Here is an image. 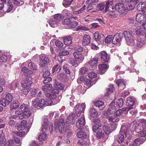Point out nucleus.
<instances>
[{"label": "nucleus", "mask_w": 146, "mask_h": 146, "mask_svg": "<svg viewBox=\"0 0 146 146\" xmlns=\"http://www.w3.org/2000/svg\"><path fill=\"white\" fill-rule=\"evenodd\" d=\"M135 31L136 34L139 35L137 46L138 47H141L146 44V31L140 26L135 29Z\"/></svg>", "instance_id": "nucleus-1"}, {"label": "nucleus", "mask_w": 146, "mask_h": 146, "mask_svg": "<svg viewBox=\"0 0 146 146\" xmlns=\"http://www.w3.org/2000/svg\"><path fill=\"white\" fill-rule=\"evenodd\" d=\"M68 126V124L67 122L64 123L63 119L60 118L58 122H55L54 128L56 132L62 133L66 131Z\"/></svg>", "instance_id": "nucleus-2"}, {"label": "nucleus", "mask_w": 146, "mask_h": 146, "mask_svg": "<svg viewBox=\"0 0 146 146\" xmlns=\"http://www.w3.org/2000/svg\"><path fill=\"white\" fill-rule=\"evenodd\" d=\"M13 96L12 94L10 93H8L6 94L5 98L0 101V105L5 107L11 102Z\"/></svg>", "instance_id": "nucleus-3"}, {"label": "nucleus", "mask_w": 146, "mask_h": 146, "mask_svg": "<svg viewBox=\"0 0 146 146\" xmlns=\"http://www.w3.org/2000/svg\"><path fill=\"white\" fill-rule=\"evenodd\" d=\"M123 35L122 33L116 34L112 37V43L117 46H120L121 44L120 41L123 37Z\"/></svg>", "instance_id": "nucleus-4"}, {"label": "nucleus", "mask_w": 146, "mask_h": 146, "mask_svg": "<svg viewBox=\"0 0 146 146\" xmlns=\"http://www.w3.org/2000/svg\"><path fill=\"white\" fill-rule=\"evenodd\" d=\"M124 35L125 39L128 45H129L133 42L134 38L131 32H130L128 31H125Z\"/></svg>", "instance_id": "nucleus-5"}, {"label": "nucleus", "mask_w": 146, "mask_h": 146, "mask_svg": "<svg viewBox=\"0 0 146 146\" xmlns=\"http://www.w3.org/2000/svg\"><path fill=\"white\" fill-rule=\"evenodd\" d=\"M105 7V9L104 10L105 13L108 10L110 12H114L115 11V8L113 5V2L110 0L106 1Z\"/></svg>", "instance_id": "nucleus-6"}, {"label": "nucleus", "mask_w": 146, "mask_h": 146, "mask_svg": "<svg viewBox=\"0 0 146 146\" xmlns=\"http://www.w3.org/2000/svg\"><path fill=\"white\" fill-rule=\"evenodd\" d=\"M130 133V131L129 128L125 125H123L121 126L119 133L124 135L125 137H127L128 139H129L131 138Z\"/></svg>", "instance_id": "nucleus-7"}, {"label": "nucleus", "mask_w": 146, "mask_h": 146, "mask_svg": "<svg viewBox=\"0 0 146 146\" xmlns=\"http://www.w3.org/2000/svg\"><path fill=\"white\" fill-rule=\"evenodd\" d=\"M32 79L31 76L28 75L26 77V80L23 81L21 83V85L23 88L28 87L32 83L31 80Z\"/></svg>", "instance_id": "nucleus-8"}, {"label": "nucleus", "mask_w": 146, "mask_h": 146, "mask_svg": "<svg viewBox=\"0 0 146 146\" xmlns=\"http://www.w3.org/2000/svg\"><path fill=\"white\" fill-rule=\"evenodd\" d=\"M85 107L86 105L84 103L81 105H78L76 106L75 111L77 117L80 116L81 113L84 112Z\"/></svg>", "instance_id": "nucleus-9"}, {"label": "nucleus", "mask_w": 146, "mask_h": 146, "mask_svg": "<svg viewBox=\"0 0 146 146\" xmlns=\"http://www.w3.org/2000/svg\"><path fill=\"white\" fill-rule=\"evenodd\" d=\"M51 93L47 92L45 94L46 97L48 98H51L53 100L55 99L56 97V94L58 93L59 92L56 89L52 88L51 91Z\"/></svg>", "instance_id": "nucleus-10"}, {"label": "nucleus", "mask_w": 146, "mask_h": 146, "mask_svg": "<svg viewBox=\"0 0 146 146\" xmlns=\"http://www.w3.org/2000/svg\"><path fill=\"white\" fill-rule=\"evenodd\" d=\"M39 65L40 67H43L49 62V59L47 57L43 55H41L40 57Z\"/></svg>", "instance_id": "nucleus-11"}, {"label": "nucleus", "mask_w": 146, "mask_h": 146, "mask_svg": "<svg viewBox=\"0 0 146 146\" xmlns=\"http://www.w3.org/2000/svg\"><path fill=\"white\" fill-rule=\"evenodd\" d=\"M115 9V10L118 11L120 13H123L124 11H128L130 10L129 9V7H126L125 6L121 5L120 4H119L118 5H116Z\"/></svg>", "instance_id": "nucleus-12"}, {"label": "nucleus", "mask_w": 146, "mask_h": 146, "mask_svg": "<svg viewBox=\"0 0 146 146\" xmlns=\"http://www.w3.org/2000/svg\"><path fill=\"white\" fill-rule=\"evenodd\" d=\"M137 10L141 11L146 15V2H141L138 4L137 8Z\"/></svg>", "instance_id": "nucleus-13"}, {"label": "nucleus", "mask_w": 146, "mask_h": 146, "mask_svg": "<svg viewBox=\"0 0 146 146\" xmlns=\"http://www.w3.org/2000/svg\"><path fill=\"white\" fill-rule=\"evenodd\" d=\"M85 124L84 117L83 116L80 117L76 123V127L78 128H83Z\"/></svg>", "instance_id": "nucleus-14"}, {"label": "nucleus", "mask_w": 146, "mask_h": 146, "mask_svg": "<svg viewBox=\"0 0 146 146\" xmlns=\"http://www.w3.org/2000/svg\"><path fill=\"white\" fill-rule=\"evenodd\" d=\"M136 20L138 22L143 23L146 21V17L142 14L139 13L136 16Z\"/></svg>", "instance_id": "nucleus-15"}, {"label": "nucleus", "mask_w": 146, "mask_h": 146, "mask_svg": "<svg viewBox=\"0 0 146 146\" xmlns=\"http://www.w3.org/2000/svg\"><path fill=\"white\" fill-rule=\"evenodd\" d=\"M76 131L77 133V136L78 138H86L87 135L85 132L83 131L82 128H78Z\"/></svg>", "instance_id": "nucleus-16"}, {"label": "nucleus", "mask_w": 146, "mask_h": 146, "mask_svg": "<svg viewBox=\"0 0 146 146\" xmlns=\"http://www.w3.org/2000/svg\"><path fill=\"white\" fill-rule=\"evenodd\" d=\"M73 55L75 59L79 63L82 62L84 59V57L82 56V54L80 52H75L73 53Z\"/></svg>", "instance_id": "nucleus-17"}, {"label": "nucleus", "mask_w": 146, "mask_h": 146, "mask_svg": "<svg viewBox=\"0 0 146 146\" xmlns=\"http://www.w3.org/2000/svg\"><path fill=\"white\" fill-rule=\"evenodd\" d=\"M116 110V108L115 105L111 104L107 111L106 115H110L114 114Z\"/></svg>", "instance_id": "nucleus-18"}, {"label": "nucleus", "mask_w": 146, "mask_h": 146, "mask_svg": "<svg viewBox=\"0 0 146 146\" xmlns=\"http://www.w3.org/2000/svg\"><path fill=\"white\" fill-rule=\"evenodd\" d=\"M145 138L139 137L136 139L134 141V143L129 146H139V144H142L145 140Z\"/></svg>", "instance_id": "nucleus-19"}, {"label": "nucleus", "mask_w": 146, "mask_h": 146, "mask_svg": "<svg viewBox=\"0 0 146 146\" xmlns=\"http://www.w3.org/2000/svg\"><path fill=\"white\" fill-rule=\"evenodd\" d=\"M57 77L58 79L62 82H66L68 80V78L67 76L63 73L58 74Z\"/></svg>", "instance_id": "nucleus-20"}, {"label": "nucleus", "mask_w": 146, "mask_h": 146, "mask_svg": "<svg viewBox=\"0 0 146 146\" xmlns=\"http://www.w3.org/2000/svg\"><path fill=\"white\" fill-rule=\"evenodd\" d=\"M98 58H94L90 60L88 63V66L91 68L95 67L98 63Z\"/></svg>", "instance_id": "nucleus-21"}, {"label": "nucleus", "mask_w": 146, "mask_h": 146, "mask_svg": "<svg viewBox=\"0 0 146 146\" xmlns=\"http://www.w3.org/2000/svg\"><path fill=\"white\" fill-rule=\"evenodd\" d=\"M116 83L120 90L124 89L126 85L124 80L122 79H119L116 81Z\"/></svg>", "instance_id": "nucleus-22"}, {"label": "nucleus", "mask_w": 146, "mask_h": 146, "mask_svg": "<svg viewBox=\"0 0 146 146\" xmlns=\"http://www.w3.org/2000/svg\"><path fill=\"white\" fill-rule=\"evenodd\" d=\"M108 66L106 64H103L99 65L98 66L99 73L101 74L104 73L106 69H108Z\"/></svg>", "instance_id": "nucleus-23"}, {"label": "nucleus", "mask_w": 146, "mask_h": 146, "mask_svg": "<svg viewBox=\"0 0 146 146\" xmlns=\"http://www.w3.org/2000/svg\"><path fill=\"white\" fill-rule=\"evenodd\" d=\"M90 37L89 35H84L83 37L82 44L83 45H87L90 42Z\"/></svg>", "instance_id": "nucleus-24"}, {"label": "nucleus", "mask_w": 146, "mask_h": 146, "mask_svg": "<svg viewBox=\"0 0 146 146\" xmlns=\"http://www.w3.org/2000/svg\"><path fill=\"white\" fill-rule=\"evenodd\" d=\"M101 61L103 62H108L109 61V57L107 56V54L105 51L102 52L101 53Z\"/></svg>", "instance_id": "nucleus-25"}, {"label": "nucleus", "mask_w": 146, "mask_h": 146, "mask_svg": "<svg viewBox=\"0 0 146 146\" xmlns=\"http://www.w3.org/2000/svg\"><path fill=\"white\" fill-rule=\"evenodd\" d=\"M124 135L120 134L119 133V134L115 136L114 138L119 143H122L124 140Z\"/></svg>", "instance_id": "nucleus-26"}, {"label": "nucleus", "mask_w": 146, "mask_h": 146, "mask_svg": "<svg viewBox=\"0 0 146 146\" xmlns=\"http://www.w3.org/2000/svg\"><path fill=\"white\" fill-rule=\"evenodd\" d=\"M110 115H106V118L108 119L110 122H117L119 121V119L117 116L115 115H112L111 116Z\"/></svg>", "instance_id": "nucleus-27"}, {"label": "nucleus", "mask_w": 146, "mask_h": 146, "mask_svg": "<svg viewBox=\"0 0 146 146\" xmlns=\"http://www.w3.org/2000/svg\"><path fill=\"white\" fill-rule=\"evenodd\" d=\"M94 37L95 40L96 41H98L99 40H103L104 39V36L102 34L99 35L98 33L95 32L94 34Z\"/></svg>", "instance_id": "nucleus-28"}, {"label": "nucleus", "mask_w": 146, "mask_h": 146, "mask_svg": "<svg viewBox=\"0 0 146 146\" xmlns=\"http://www.w3.org/2000/svg\"><path fill=\"white\" fill-rule=\"evenodd\" d=\"M126 105L127 106H132L135 104V99L131 96L128 97L127 98Z\"/></svg>", "instance_id": "nucleus-29"}, {"label": "nucleus", "mask_w": 146, "mask_h": 146, "mask_svg": "<svg viewBox=\"0 0 146 146\" xmlns=\"http://www.w3.org/2000/svg\"><path fill=\"white\" fill-rule=\"evenodd\" d=\"M27 105L25 104H23L21 105L19 108L15 111V113H18V112H23L27 110Z\"/></svg>", "instance_id": "nucleus-30"}, {"label": "nucleus", "mask_w": 146, "mask_h": 146, "mask_svg": "<svg viewBox=\"0 0 146 146\" xmlns=\"http://www.w3.org/2000/svg\"><path fill=\"white\" fill-rule=\"evenodd\" d=\"M95 105L98 107L100 110H103L105 107L104 102L101 101H98L95 102Z\"/></svg>", "instance_id": "nucleus-31"}, {"label": "nucleus", "mask_w": 146, "mask_h": 146, "mask_svg": "<svg viewBox=\"0 0 146 146\" xmlns=\"http://www.w3.org/2000/svg\"><path fill=\"white\" fill-rule=\"evenodd\" d=\"M138 1V0H130L129 3L130 5H128L129 9L133 10L135 7V5L137 3Z\"/></svg>", "instance_id": "nucleus-32"}, {"label": "nucleus", "mask_w": 146, "mask_h": 146, "mask_svg": "<svg viewBox=\"0 0 146 146\" xmlns=\"http://www.w3.org/2000/svg\"><path fill=\"white\" fill-rule=\"evenodd\" d=\"M48 120L47 119H44V122L42 124V132H44L47 129L48 123Z\"/></svg>", "instance_id": "nucleus-33"}, {"label": "nucleus", "mask_w": 146, "mask_h": 146, "mask_svg": "<svg viewBox=\"0 0 146 146\" xmlns=\"http://www.w3.org/2000/svg\"><path fill=\"white\" fill-rule=\"evenodd\" d=\"M75 114L72 113L68 115L67 119L69 121V122L71 124H73L75 122Z\"/></svg>", "instance_id": "nucleus-34"}, {"label": "nucleus", "mask_w": 146, "mask_h": 146, "mask_svg": "<svg viewBox=\"0 0 146 146\" xmlns=\"http://www.w3.org/2000/svg\"><path fill=\"white\" fill-rule=\"evenodd\" d=\"M49 23L51 27H55L57 26L58 22L53 18L50 19L49 21Z\"/></svg>", "instance_id": "nucleus-35"}, {"label": "nucleus", "mask_w": 146, "mask_h": 146, "mask_svg": "<svg viewBox=\"0 0 146 146\" xmlns=\"http://www.w3.org/2000/svg\"><path fill=\"white\" fill-rule=\"evenodd\" d=\"M6 140L4 137V134H1L0 135V146H5Z\"/></svg>", "instance_id": "nucleus-36"}, {"label": "nucleus", "mask_w": 146, "mask_h": 146, "mask_svg": "<svg viewBox=\"0 0 146 146\" xmlns=\"http://www.w3.org/2000/svg\"><path fill=\"white\" fill-rule=\"evenodd\" d=\"M64 43L67 45H70L72 43V37L70 36H68L64 38Z\"/></svg>", "instance_id": "nucleus-37"}, {"label": "nucleus", "mask_w": 146, "mask_h": 146, "mask_svg": "<svg viewBox=\"0 0 146 146\" xmlns=\"http://www.w3.org/2000/svg\"><path fill=\"white\" fill-rule=\"evenodd\" d=\"M26 64H28V68L32 70H36L37 69V67L36 66L33 62H31L29 63V61H27L26 62H25Z\"/></svg>", "instance_id": "nucleus-38"}, {"label": "nucleus", "mask_w": 146, "mask_h": 146, "mask_svg": "<svg viewBox=\"0 0 146 146\" xmlns=\"http://www.w3.org/2000/svg\"><path fill=\"white\" fill-rule=\"evenodd\" d=\"M54 86L56 88L61 90H63L64 87V85L60 82H57L55 81L54 83Z\"/></svg>", "instance_id": "nucleus-39"}, {"label": "nucleus", "mask_w": 146, "mask_h": 146, "mask_svg": "<svg viewBox=\"0 0 146 146\" xmlns=\"http://www.w3.org/2000/svg\"><path fill=\"white\" fill-rule=\"evenodd\" d=\"M52 87V85L51 84H47L42 86V89L44 91L48 92L51 89Z\"/></svg>", "instance_id": "nucleus-40"}, {"label": "nucleus", "mask_w": 146, "mask_h": 146, "mask_svg": "<svg viewBox=\"0 0 146 146\" xmlns=\"http://www.w3.org/2000/svg\"><path fill=\"white\" fill-rule=\"evenodd\" d=\"M19 103L17 101H14L10 105V108L11 109H16L19 107Z\"/></svg>", "instance_id": "nucleus-41"}, {"label": "nucleus", "mask_w": 146, "mask_h": 146, "mask_svg": "<svg viewBox=\"0 0 146 146\" xmlns=\"http://www.w3.org/2000/svg\"><path fill=\"white\" fill-rule=\"evenodd\" d=\"M61 69V67L58 64H56L52 68V73H54L55 72L56 73H58L60 72Z\"/></svg>", "instance_id": "nucleus-42"}, {"label": "nucleus", "mask_w": 146, "mask_h": 146, "mask_svg": "<svg viewBox=\"0 0 146 146\" xmlns=\"http://www.w3.org/2000/svg\"><path fill=\"white\" fill-rule=\"evenodd\" d=\"M115 103L119 108H120L123 105V100L121 98L117 99L116 100Z\"/></svg>", "instance_id": "nucleus-43"}, {"label": "nucleus", "mask_w": 146, "mask_h": 146, "mask_svg": "<svg viewBox=\"0 0 146 146\" xmlns=\"http://www.w3.org/2000/svg\"><path fill=\"white\" fill-rule=\"evenodd\" d=\"M103 129L105 133L107 135L109 134L111 132V129L108 126L104 125L103 127Z\"/></svg>", "instance_id": "nucleus-44"}, {"label": "nucleus", "mask_w": 146, "mask_h": 146, "mask_svg": "<svg viewBox=\"0 0 146 146\" xmlns=\"http://www.w3.org/2000/svg\"><path fill=\"white\" fill-rule=\"evenodd\" d=\"M39 99L37 98L33 101L32 106L33 108H36L38 106L39 107Z\"/></svg>", "instance_id": "nucleus-45"}, {"label": "nucleus", "mask_w": 146, "mask_h": 146, "mask_svg": "<svg viewBox=\"0 0 146 146\" xmlns=\"http://www.w3.org/2000/svg\"><path fill=\"white\" fill-rule=\"evenodd\" d=\"M98 114L94 108H91L90 110V115L92 117H96Z\"/></svg>", "instance_id": "nucleus-46"}, {"label": "nucleus", "mask_w": 146, "mask_h": 146, "mask_svg": "<svg viewBox=\"0 0 146 146\" xmlns=\"http://www.w3.org/2000/svg\"><path fill=\"white\" fill-rule=\"evenodd\" d=\"M46 138V134L44 133H40L38 137V139L40 141L45 140Z\"/></svg>", "instance_id": "nucleus-47"}, {"label": "nucleus", "mask_w": 146, "mask_h": 146, "mask_svg": "<svg viewBox=\"0 0 146 146\" xmlns=\"http://www.w3.org/2000/svg\"><path fill=\"white\" fill-rule=\"evenodd\" d=\"M136 127V125L133 123L131 124H129L127 126V127L129 128V130L131 131H135Z\"/></svg>", "instance_id": "nucleus-48"}, {"label": "nucleus", "mask_w": 146, "mask_h": 146, "mask_svg": "<svg viewBox=\"0 0 146 146\" xmlns=\"http://www.w3.org/2000/svg\"><path fill=\"white\" fill-rule=\"evenodd\" d=\"M21 71L24 73H25V76L26 77H27V75H29L28 74L31 72V70L25 66L23 67Z\"/></svg>", "instance_id": "nucleus-49"}, {"label": "nucleus", "mask_w": 146, "mask_h": 146, "mask_svg": "<svg viewBox=\"0 0 146 146\" xmlns=\"http://www.w3.org/2000/svg\"><path fill=\"white\" fill-rule=\"evenodd\" d=\"M13 3L17 6L22 5L24 3V2L21 0H14Z\"/></svg>", "instance_id": "nucleus-50"}, {"label": "nucleus", "mask_w": 146, "mask_h": 146, "mask_svg": "<svg viewBox=\"0 0 146 146\" xmlns=\"http://www.w3.org/2000/svg\"><path fill=\"white\" fill-rule=\"evenodd\" d=\"M73 0H64L63 2V5L64 6L66 7L70 5L72 2Z\"/></svg>", "instance_id": "nucleus-51"}, {"label": "nucleus", "mask_w": 146, "mask_h": 146, "mask_svg": "<svg viewBox=\"0 0 146 146\" xmlns=\"http://www.w3.org/2000/svg\"><path fill=\"white\" fill-rule=\"evenodd\" d=\"M53 18L58 21L62 19L63 18V16L60 14H57L54 15Z\"/></svg>", "instance_id": "nucleus-52"}, {"label": "nucleus", "mask_w": 146, "mask_h": 146, "mask_svg": "<svg viewBox=\"0 0 146 146\" xmlns=\"http://www.w3.org/2000/svg\"><path fill=\"white\" fill-rule=\"evenodd\" d=\"M109 88H108L107 92V94L109 95V94L113 92L114 87L113 85L110 84L109 85Z\"/></svg>", "instance_id": "nucleus-53"}, {"label": "nucleus", "mask_w": 146, "mask_h": 146, "mask_svg": "<svg viewBox=\"0 0 146 146\" xmlns=\"http://www.w3.org/2000/svg\"><path fill=\"white\" fill-rule=\"evenodd\" d=\"M71 21V19H65L63 21L62 23L63 24L66 25L69 27Z\"/></svg>", "instance_id": "nucleus-54"}, {"label": "nucleus", "mask_w": 146, "mask_h": 146, "mask_svg": "<svg viewBox=\"0 0 146 146\" xmlns=\"http://www.w3.org/2000/svg\"><path fill=\"white\" fill-rule=\"evenodd\" d=\"M104 133H102L101 129H98L97 131L96 136L97 138L100 139L103 135Z\"/></svg>", "instance_id": "nucleus-55"}, {"label": "nucleus", "mask_w": 146, "mask_h": 146, "mask_svg": "<svg viewBox=\"0 0 146 146\" xmlns=\"http://www.w3.org/2000/svg\"><path fill=\"white\" fill-rule=\"evenodd\" d=\"M120 1L122 4L123 5L125 6L126 7H128V5H130L129 4L130 0H119Z\"/></svg>", "instance_id": "nucleus-56"}, {"label": "nucleus", "mask_w": 146, "mask_h": 146, "mask_svg": "<svg viewBox=\"0 0 146 146\" xmlns=\"http://www.w3.org/2000/svg\"><path fill=\"white\" fill-rule=\"evenodd\" d=\"M88 71V69L85 67H82L80 68L79 73L80 74L82 75L85 74Z\"/></svg>", "instance_id": "nucleus-57"}, {"label": "nucleus", "mask_w": 146, "mask_h": 146, "mask_svg": "<svg viewBox=\"0 0 146 146\" xmlns=\"http://www.w3.org/2000/svg\"><path fill=\"white\" fill-rule=\"evenodd\" d=\"M105 7V4L103 3L98 4L96 7V9L98 11L102 10Z\"/></svg>", "instance_id": "nucleus-58"}, {"label": "nucleus", "mask_w": 146, "mask_h": 146, "mask_svg": "<svg viewBox=\"0 0 146 146\" xmlns=\"http://www.w3.org/2000/svg\"><path fill=\"white\" fill-rule=\"evenodd\" d=\"M99 1V0H87L86 1L87 4H91L94 5H96Z\"/></svg>", "instance_id": "nucleus-59"}, {"label": "nucleus", "mask_w": 146, "mask_h": 146, "mask_svg": "<svg viewBox=\"0 0 146 146\" xmlns=\"http://www.w3.org/2000/svg\"><path fill=\"white\" fill-rule=\"evenodd\" d=\"M112 35H108L105 39V42L107 44L111 42V40L112 41Z\"/></svg>", "instance_id": "nucleus-60"}, {"label": "nucleus", "mask_w": 146, "mask_h": 146, "mask_svg": "<svg viewBox=\"0 0 146 146\" xmlns=\"http://www.w3.org/2000/svg\"><path fill=\"white\" fill-rule=\"evenodd\" d=\"M88 76L90 78H95L97 77V74L94 72H90L88 73Z\"/></svg>", "instance_id": "nucleus-61"}, {"label": "nucleus", "mask_w": 146, "mask_h": 146, "mask_svg": "<svg viewBox=\"0 0 146 146\" xmlns=\"http://www.w3.org/2000/svg\"><path fill=\"white\" fill-rule=\"evenodd\" d=\"M137 135L140 136L145 137L146 136V130L142 129L139 133H138Z\"/></svg>", "instance_id": "nucleus-62"}, {"label": "nucleus", "mask_w": 146, "mask_h": 146, "mask_svg": "<svg viewBox=\"0 0 146 146\" xmlns=\"http://www.w3.org/2000/svg\"><path fill=\"white\" fill-rule=\"evenodd\" d=\"M77 61L73 58H70L69 60V63L72 66H74L77 63Z\"/></svg>", "instance_id": "nucleus-63"}, {"label": "nucleus", "mask_w": 146, "mask_h": 146, "mask_svg": "<svg viewBox=\"0 0 146 146\" xmlns=\"http://www.w3.org/2000/svg\"><path fill=\"white\" fill-rule=\"evenodd\" d=\"M23 112V113H24V115L26 118L29 117L31 114V112L28 109Z\"/></svg>", "instance_id": "nucleus-64"}]
</instances>
